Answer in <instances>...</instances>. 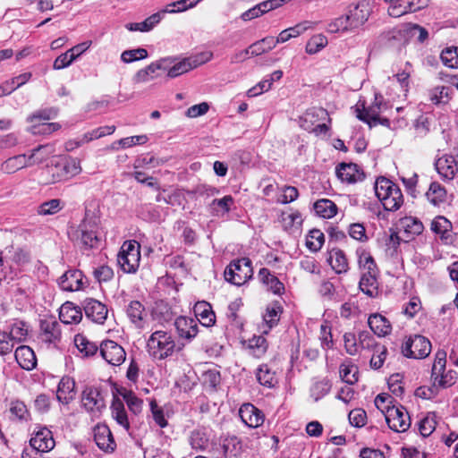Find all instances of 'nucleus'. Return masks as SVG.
Returning <instances> with one entry per match:
<instances>
[{"instance_id": "nucleus-31", "label": "nucleus", "mask_w": 458, "mask_h": 458, "mask_svg": "<svg viewBox=\"0 0 458 458\" xmlns=\"http://www.w3.org/2000/svg\"><path fill=\"white\" fill-rule=\"evenodd\" d=\"M327 262L336 274L346 273L349 269L347 258L340 249H333L329 251Z\"/></svg>"}, {"instance_id": "nucleus-21", "label": "nucleus", "mask_w": 458, "mask_h": 458, "mask_svg": "<svg viewBox=\"0 0 458 458\" xmlns=\"http://www.w3.org/2000/svg\"><path fill=\"white\" fill-rule=\"evenodd\" d=\"M94 440L99 449L110 453L116 446L110 428L106 424H98L94 429Z\"/></svg>"}, {"instance_id": "nucleus-25", "label": "nucleus", "mask_w": 458, "mask_h": 458, "mask_svg": "<svg viewBox=\"0 0 458 458\" xmlns=\"http://www.w3.org/2000/svg\"><path fill=\"white\" fill-rule=\"evenodd\" d=\"M59 318L66 325L78 324L82 319V312L79 306L66 301L59 309Z\"/></svg>"}, {"instance_id": "nucleus-60", "label": "nucleus", "mask_w": 458, "mask_h": 458, "mask_svg": "<svg viewBox=\"0 0 458 458\" xmlns=\"http://www.w3.org/2000/svg\"><path fill=\"white\" fill-rule=\"evenodd\" d=\"M330 121L328 113L326 109L321 107H314L308 110L304 114V121L310 123L314 125L318 121Z\"/></svg>"}, {"instance_id": "nucleus-16", "label": "nucleus", "mask_w": 458, "mask_h": 458, "mask_svg": "<svg viewBox=\"0 0 458 458\" xmlns=\"http://www.w3.org/2000/svg\"><path fill=\"white\" fill-rule=\"evenodd\" d=\"M125 313L130 322L139 329L145 327L148 311L140 301L132 300L125 307Z\"/></svg>"}, {"instance_id": "nucleus-43", "label": "nucleus", "mask_w": 458, "mask_h": 458, "mask_svg": "<svg viewBox=\"0 0 458 458\" xmlns=\"http://www.w3.org/2000/svg\"><path fill=\"white\" fill-rule=\"evenodd\" d=\"M353 30L346 13L332 20L327 26V31L329 33H345Z\"/></svg>"}, {"instance_id": "nucleus-27", "label": "nucleus", "mask_w": 458, "mask_h": 458, "mask_svg": "<svg viewBox=\"0 0 458 458\" xmlns=\"http://www.w3.org/2000/svg\"><path fill=\"white\" fill-rule=\"evenodd\" d=\"M194 314L198 321L204 327H211L216 322V315L211 305L207 301H199L194 306Z\"/></svg>"}, {"instance_id": "nucleus-64", "label": "nucleus", "mask_w": 458, "mask_h": 458, "mask_svg": "<svg viewBox=\"0 0 458 458\" xmlns=\"http://www.w3.org/2000/svg\"><path fill=\"white\" fill-rule=\"evenodd\" d=\"M93 276L99 284L106 283L114 277V271L110 267L102 265L94 269Z\"/></svg>"}, {"instance_id": "nucleus-30", "label": "nucleus", "mask_w": 458, "mask_h": 458, "mask_svg": "<svg viewBox=\"0 0 458 458\" xmlns=\"http://www.w3.org/2000/svg\"><path fill=\"white\" fill-rule=\"evenodd\" d=\"M4 259L6 260L7 265L12 266L14 264L18 267L24 266L28 264L30 260V252L22 248L13 247L5 250Z\"/></svg>"}, {"instance_id": "nucleus-33", "label": "nucleus", "mask_w": 458, "mask_h": 458, "mask_svg": "<svg viewBox=\"0 0 458 458\" xmlns=\"http://www.w3.org/2000/svg\"><path fill=\"white\" fill-rule=\"evenodd\" d=\"M378 273H363L359 283V287L362 293L369 297L374 298L378 294V283L377 276Z\"/></svg>"}, {"instance_id": "nucleus-59", "label": "nucleus", "mask_w": 458, "mask_h": 458, "mask_svg": "<svg viewBox=\"0 0 458 458\" xmlns=\"http://www.w3.org/2000/svg\"><path fill=\"white\" fill-rule=\"evenodd\" d=\"M327 45V38L322 35L318 34L313 36L306 45V52L310 55H314L322 50Z\"/></svg>"}, {"instance_id": "nucleus-6", "label": "nucleus", "mask_w": 458, "mask_h": 458, "mask_svg": "<svg viewBox=\"0 0 458 458\" xmlns=\"http://www.w3.org/2000/svg\"><path fill=\"white\" fill-rule=\"evenodd\" d=\"M252 276L253 269L249 258L233 260L225 271V280L239 286L244 284Z\"/></svg>"}, {"instance_id": "nucleus-42", "label": "nucleus", "mask_w": 458, "mask_h": 458, "mask_svg": "<svg viewBox=\"0 0 458 458\" xmlns=\"http://www.w3.org/2000/svg\"><path fill=\"white\" fill-rule=\"evenodd\" d=\"M256 377L260 385L269 388L274 387L277 383L276 372L267 364H261L258 368Z\"/></svg>"}, {"instance_id": "nucleus-56", "label": "nucleus", "mask_w": 458, "mask_h": 458, "mask_svg": "<svg viewBox=\"0 0 458 458\" xmlns=\"http://www.w3.org/2000/svg\"><path fill=\"white\" fill-rule=\"evenodd\" d=\"M440 58L450 68H458V47H449L442 50Z\"/></svg>"}, {"instance_id": "nucleus-63", "label": "nucleus", "mask_w": 458, "mask_h": 458, "mask_svg": "<svg viewBox=\"0 0 458 458\" xmlns=\"http://www.w3.org/2000/svg\"><path fill=\"white\" fill-rule=\"evenodd\" d=\"M250 347L257 357L262 356L267 350L268 344L263 335L254 336L250 341Z\"/></svg>"}, {"instance_id": "nucleus-53", "label": "nucleus", "mask_w": 458, "mask_h": 458, "mask_svg": "<svg viewBox=\"0 0 458 458\" xmlns=\"http://www.w3.org/2000/svg\"><path fill=\"white\" fill-rule=\"evenodd\" d=\"M121 394L128 408L134 415H138L142 411L143 401L137 397L132 391L124 390Z\"/></svg>"}, {"instance_id": "nucleus-62", "label": "nucleus", "mask_w": 458, "mask_h": 458, "mask_svg": "<svg viewBox=\"0 0 458 458\" xmlns=\"http://www.w3.org/2000/svg\"><path fill=\"white\" fill-rule=\"evenodd\" d=\"M153 318L157 320L159 323H164L172 319V311L170 308L163 303H157L152 311Z\"/></svg>"}, {"instance_id": "nucleus-32", "label": "nucleus", "mask_w": 458, "mask_h": 458, "mask_svg": "<svg viewBox=\"0 0 458 458\" xmlns=\"http://www.w3.org/2000/svg\"><path fill=\"white\" fill-rule=\"evenodd\" d=\"M111 412L113 419L126 432L130 430V420L125 411L123 403L118 399H114L111 405Z\"/></svg>"}, {"instance_id": "nucleus-61", "label": "nucleus", "mask_w": 458, "mask_h": 458, "mask_svg": "<svg viewBox=\"0 0 458 458\" xmlns=\"http://www.w3.org/2000/svg\"><path fill=\"white\" fill-rule=\"evenodd\" d=\"M7 334L15 344L25 340L28 335V329L23 322L19 321L15 322L11 327L10 332Z\"/></svg>"}, {"instance_id": "nucleus-17", "label": "nucleus", "mask_w": 458, "mask_h": 458, "mask_svg": "<svg viewBox=\"0 0 458 458\" xmlns=\"http://www.w3.org/2000/svg\"><path fill=\"white\" fill-rule=\"evenodd\" d=\"M83 309L88 318L98 324H104L107 318L108 310L101 301L88 298L83 301Z\"/></svg>"}, {"instance_id": "nucleus-4", "label": "nucleus", "mask_w": 458, "mask_h": 458, "mask_svg": "<svg viewBox=\"0 0 458 458\" xmlns=\"http://www.w3.org/2000/svg\"><path fill=\"white\" fill-rule=\"evenodd\" d=\"M140 261V246L136 241H126L117 254V263L124 273H135Z\"/></svg>"}, {"instance_id": "nucleus-36", "label": "nucleus", "mask_w": 458, "mask_h": 458, "mask_svg": "<svg viewBox=\"0 0 458 458\" xmlns=\"http://www.w3.org/2000/svg\"><path fill=\"white\" fill-rule=\"evenodd\" d=\"M26 166H30L27 155L21 154L6 159L4 162H3L0 170L4 174H11Z\"/></svg>"}, {"instance_id": "nucleus-22", "label": "nucleus", "mask_w": 458, "mask_h": 458, "mask_svg": "<svg viewBox=\"0 0 458 458\" xmlns=\"http://www.w3.org/2000/svg\"><path fill=\"white\" fill-rule=\"evenodd\" d=\"M242 420L250 428H258L264 422L263 412L251 403H244L239 411Z\"/></svg>"}, {"instance_id": "nucleus-55", "label": "nucleus", "mask_w": 458, "mask_h": 458, "mask_svg": "<svg viewBox=\"0 0 458 458\" xmlns=\"http://www.w3.org/2000/svg\"><path fill=\"white\" fill-rule=\"evenodd\" d=\"M430 101L438 105L440 103H447L450 99V89L445 86H437L432 89L429 93Z\"/></svg>"}, {"instance_id": "nucleus-15", "label": "nucleus", "mask_w": 458, "mask_h": 458, "mask_svg": "<svg viewBox=\"0 0 458 458\" xmlns=\"http://www.w3.org/2000/svg\"><path fill=\"white\" fill-rule=\"evenodd\" d=\"M372 13V6L367 0H362L356 4L350 5L346 13L353 30L363 26Z\"/></svg>"}, {"instance_id": "nucleus-35", "label": "nucleus", "mask_w": 458, "mask_h": 458, "mask_svg": "<svg viewBox=\"0 0 458 458\" xmlns=\"http://www.w3.org/2000/svg\"><path fill=\"white\" fill-rule=\"evenodd\" d=\"M40 330L42 332L43 340L53 343L60 336L59 324L54 318H46L40 321Z\"/></svg>"}, {"instance_id": "nucleus-3", "label": "nucleus", "mask_w": 458, "mask_h": 458, "mask_svg": "<svg viewBox=\"0 0 458 458\" xmlns=\"http://www.w3.org/2000/svg\"><path fill=\"white\" fill-rule=\"evenodd\" d=\"M97 228L96 218L86 216L78 228L70 233V235L72 241L85 248H96L99 242Z\"/></svg>"}, {"instance_id": "nucleus-48", "label": "nucleus", "mask_w": 458, "mask_h": 458, "mask_svg": "<svg viewBox=\"0 0 458 458\" xmlns=\"http://www.w3.org/2000/svg\"><path fill=\"white\" fill-rule=\"evenodd\" d=\"M74 343L79 352L85 357L93 356L99 351V347L95 343L88 340L85 336L81 335H77L75 336Z\"/></svg>"}, {"instance_id": "nucleus-24", "label": "nucleus", "mask_w": 458, "mask_h": 458, "mask_svg": "<svg viewBox=\"0 0 458 458\" xmlns=\"http://www.w3.org/2000/svg\"><path fill=\"white\" fill-rule=\"evenodd\" d=\"M436 169L444 180L451 181L457 171L456 158L452 156H443L435 163Z\"/></svg>"}, {"instance_id": "nucleus-51", "label": "nucleus", "mask_w": 458, "mask_h": 458, "mask_svg": "<svg viewBox=\"0 0 458 458\" xmlns=\"http://www.w3.org/2000/svg\"><path fill=\"white\" fill-rule=\"evenodd\" d=\"M275 38L266 37L250 45V55L257 56L276 47Z\"/></svg>"}, {"instance_id": "nucleus-52", "label": "nucleus", "mask_w": 458, "mask_h": 458, "mask_svg": "<svg viewBox=\"0 0 458 458\" xmlns=\"http://www.w3.org/2000/svg\"><path fill=\"white\" fill-rule=\"evenodd\" d=\"M324 242V233L318 229H312L307 236L306 246L310 250L317 252L322 248Z\"/></svg>"}, {"instance_id": "nucleus-54", "label": "nucleus", "mask_w": 458, "mask_h": 458, "mask_svg": "<svg viewBox=\"0 0 458 458\" xmlns=\"http://www.w3.org/2000/svg\"><path fill=\"white\" fill-rule=\"evenodd\" d=\"M282 313V307L277 303L267 306L266 313L263 315L265 324L268 329L277 325Z\"/></svg>"}, {"instance_id": "nucleus-14", "label": "nucleus", "mask_w": 458, "mask_h": 458, "mask_svg": "<svg viewBox=\"0 0 458 458\" xmlns=\"http://www.w3.org/2000/svg\"><path fill=\"white\" fill-rule=\"evenodd\" d=\"M102 358L113 366H119L126 359V352L122 345L112 340L103 341L99 346Z\"/></svg>"}, {"instance_id": "nucleus-1", "label": "nucleus", "mask_w": 458, "mask_h": 458, "mask_svg": "<svg viewBox=\"0 0 458 458\" xmlns=\"http://www.w3.org/2000/svg\"><path fill=\"white\" fill-rule=\"evenodd\" d=\"M182 350L171 332L154 331L147 340V352L154 360H163Z\"/></svg>"}, {"instance_id": "nucleus-9", "label": "nucleus", "mask_w": 458, "mask_h": 458, "mask_svg": "<svg viewBox=\"0 0 458 458\" xmlns=\"http://www.w3.org/2000/svg\"><path fill=\"white\" fill-rule=\"evenodd\" d=\"M446 364V352L438 350L436 352L434 363L431 371V380L433 381V387L440 386L446 388L454 383V379L451 372L445 373Z\"/></svg>"}, {"instance_id": "nucleus-28", "label": "nucleus", "mask_w": 458, "mask_h": 458, "mask_svg": "<svg viewBox=\"0 0 458 458\" xmlns=\"http://www.w3.org/2000/svg\"><path fill=\"white\" fill-rule=\"evenodd\" d=\"M399 226L403 229L408 241L420 235L424 230L422 222L414 216L403 217L399 221Z\"/></svg>"}, {"instance_id": "nucleus-26", "label": "nucleus", "mask_w": 458, "mask_h": 458, "mask_svg": "<svg viewBox=\"0 0 458 458\" xmlns=\"http://www.w3.org/2000/svg\"><path fill=\"white\" fill-rule=\"evenodd\" d=\"M14 357L20 367L23 369L31 370L37 365L35 352L27 345L19 346L15 350Z\"/></svg>"}, {"instance_id": "nucleus-12", "label": "nucleus", "mask_w": 458, "mask_h": 458, "mask_svg": "<svg viewBox=\"0 0 458 458\" xmlns=\"http://www.w3.org/2000/svg\"><path fill=\"white\" fill-rule=\"evenodd\" d=\"M386 108V104L383 103L382 97L375 96L374 103L369 107L364 104H357L355 107L356 116L359 120L369 124V127L377 125L380 113Z\"/></svg>"}, {"instance_id": "nucleus-44", "label": "nucleus", "mask_w": 458, "mask_h": 458, "mask_svg": "<svg viewBox=\"0 0 458 458\" xmlns=\"http://www.w3.org/2000/svg\"><path fill=\"white\" fill-rule=\"evenodd\" d=\"M427 199L434 206H438L445 201L446 191L437 182H433L426 192Z\"/></svg>"}, {"instance_id": "nucleus-20", "label": "nucleus", "mask_w": 458, "mask_h": 458, "mask_svg": "<svg viewBox=\"0 0 458 458\" xmlns=\"http://www.w3.org/2000/svg\"><path fill=\"white\" fill-rule=\"evenodd\" d=\"M30 443L35 450L41 453L49 452L55 445L52 432L46 427H39Z\"/></svg>"}, {"instance_id": "nucleus-58", "label": "nucleus", "mask_w": 458, "mask_h": 458, "mask_svg": "<svg viewBox=\"0 0 458 458\" xmlns=\"http://www.w3.org/2000/svg\"><path fill=\"white\" fill-rule=\"evenodd\" d=\"M148 57V51L145 48L124 50L121 54V60L125 64H131L135 61L143 60Z\"/></svg>"}, {"instance_id": "nucleus-11", "label": "nucleus", "mask_w": 458, "mask_h": 458, "mask_svg": "<svg viewBox=\"0 0 458 458\" xmlns=\"http://www.w3.org/2000/svg\"><path fill=\"white\" fill-rule=\"evenodd\" d=\"M81 403L92 418H98L106 408V402L101 392L92 386H88L83 390Z\"/></svg>"}, {"instance_id": "nucleus-7", "label": "nucleus", "mask_w": 458, "mask_h": 458, "mask_svg": "<svg viewBox=\"0 0 458 458\" xmlns=\"http://www.w3.org/2000/svg\"><path fill=\"white\" fill-rule=\"evenodd\" d=\"M431 352V344L428 338L420 335L409 336L402 345V353L407 358L424 359Z\"/></svg>"}, {"instance_id": "nucleus-23", "label": "nucleus", "mask_w": 458, "mask_h": 458, "mask_svg": "<svg viewBox=\"0 0 458 458\" xmlns=\"http://www.w3.org/2000/svg\"><path fill=\"white\" fill-rule=\"evenodd\" d=\"M174 327L180 338L192 340L198 335V323L192 318L179 317L174 321Z\"/></svg>"}, {"instance_id": "nucleus-10", "label": "nucleus", "mask_w": 458, "mask_h": 458, "mask_svg": "<svg viewBox=\"0 0 458 458\" xmlns=\"http://www.w3.org/2000/svg\"><path fill=\"white\" fill-rule=\"evenodd\" d=\"M81 171V163L77 159H70L65 162L57 163L55 165L47 167V174L51 179L46 183H55L57 182L67 180L80 174Z\"/></svg>"}, {"instance_id": "nucleus-41", "label": "nucleus", "mask_w": 458, "mask_h": 458, "mask_svg": "<svg viewBox=\"0 0 458 458\" xmlns=\"http://www.w3.org/2000/svg\"><path fill=\"white\" fill-rule=\"evenodd\" d=\"M313 208L316 214L323 218H332L337 213V206L327 199L317 200L313 205Z\"/></svg>"}, {"instance_id": "nucleus-18", "label": "nucleus", "mask_w": 458, "mask_h": 458, "mask_svg": "<svg viewBox=\"0 0 458 458\" xmlns=\"http://www.w3.org/2000/svg\"><path fill=\"white\" fill-rule=\"evenodd\" d=\"M335 174L339 180L349 184L361 182L365 174L363 171L353 163H341L335 168Z\"/></svg>"}, {"instance_id": "nucleus-49", "label": "nucleus", "mask_w": 458, "mask_h": 458, "mask_svg": "<svg viewBox=\"0 0 458 458\" xmlns=\"http://www.w3.org/2000/svg\"><path fill=\"white\" fill-rule=\"evenodd\" d=\"M53 153V149L48 145H40L34 148L30 155L27 156L30 165H38L47 160Z\"/></svg>"}, {"instance_id": "nucleus-39", "label": "nucleus", "mask_w": 458, "mask_h": 458, "mask_svg": "<svg viewBox=\"0 0 458 458\" xmlns=\"http://www.w3.org/2000/svg\"><path fill=\"white\" fill-rule=\"evenodd\" d=\"M233 202V198L231 195H226L222 199H215L208 206L209 212L216 216H224L230 211Z\"/></svg>"}, {"instance_id": "nucleus-37", "label": "nucleus", "mask_w": 458, "mask_h": 458, "mask_svg": "<svg viewBox=\"0 0 458 458\" xmlns=\"http://www.w3.org/2000/svg\"><path fill=\"white\" fill-rule=\"evenodd\" d=\"M241 451V441L236 437H231L223 440L219 454H222L223 458H237Z\"/></svg>"}, {"instance_id": "nucleus-19", "label": "nucleus", "mask_w": 458, "mask_h": 458, "mask_svg": "<svg viewBox=\"0 0 458 458\" xmlns=\"http://www.w3.org/2000/svg\"><path fill=\"white\" fill-rule=\"evenodd\" d=\"M59 287L65 292L80 291L83 287V274L78 269H70L64 273L57 281Z\"/></svg>"}, {"instance_id": "nucleus-2", "label": "nucleus", "mask_w": 458, "mask_h": 458, "mask_svg": "<svg viewBox=\"0 0 458 458\" xmlns=\"http://www.w3.org/2000/svg\"><path fill=\"white\" fill-rule=\"evenodd\" d=\"M375 192L386 210L396 211L403 204V196L400 188L385 177L376 181Z\"/></svg>"}, {"instance_id": "nucleus-57", "label": "nucleus", "mask_w": 458, "mask_h": 458, "mask_svg": "<svg viewBox=\"0 0 458 458\" xmlns=\"http://www.w3.org/2000/svg\"><path fill=\"white\" fill-rule=\"evenodd\" d=\"M10 413L11 415L19 420L27 421L30 420V412L27 409V406L23 402L19 400L13 401L10 404Z\"/></svg>"}, {"instance_id": "nucleus-46", "label": "nucleus", "mask_w": 458, "mask_h": 458, "mask_svg": "<svg viewBox=\"0 0 458 458\" xmlns=\"http://www.w3.org/2000/svg\"><path fill=\"white\" fill-rule=\"evenodd\" d=\"M189 443L192 449L204 451L208 446L209 437L205 430L195 429L190 435Z\"/></svg>"}, {"instance_id": "nucleus-47", "label": "nucleus", "mask_w": 458, "mask_h": 458, "mask_svg": "<svg viewBox=\"0 0 458 458\" xmlns=\"http://www.w3.org/2000/svg\"><path fill=\"white\" fill-rule=\"evenodd\" d=\"M201 383L206 389L215 391L221 383L220 371L216 369H209L202 372Z\"/></svg>"}, {"instance_id": "nucleus-5", "label": "nucleus", "mask_w": 458, "mask_h": 458, "mask_svg": "<svg viewBox=\"0 0 458 458\" xmlns=\"http://www.w3.org/2000/svg\"><path fill=\"white\" fill-rule=\"evenodd\" d=\"M56 115V111L53 109L39 110L33 113L27 118L31 123L29 131L32 134L49 135L58 131L61 125L58 123H45Z\"/></svg>"}, {"instance_id": "nucleus-13", "label": "nucleus", "mask_w": 458, "mask_h": 458, "mask_svg": "<svg viewBox=\"0 0 458 458\" xmlns=\"http://www.w3.org/2000/svg\"><path fill=\"white\" fill-rule=\"evenodd\" d=\"M385 419L388 427L396 432H404L411 426V419L403 406H394L386 409Z\"/></svg>"}, {"instance_id": "nucleus-38", "label": "nucleus", "mask_w": 458, "mask_h": 458, "mask_svg": "<svg viewBox=\"0 0 458 458\" xmlns=\"http://www.w3.org/2000/svg\"><path fill=\"white\" fill-rule=\"evenodd\" d=\"M356 254L358 257V264L359 267L363 273H378L376 262L370 253L365 250L364 248H358L356 250Z\"/></svg>"}, {"instance_id": "nucleus-50", "label": "nucleus", "mask_w": 458, "mask_h": 458, "mask_svg": "<svg viewBox=\"0 0 458 458\" xmlns=\"http://www.w3.org/2000/svg\"><path fill=\"white\" fill-rule=\"evenodd\" d=\"M339 373L342 380L350 386L358 381V367L351 362L343 363L340 366Z\"/></svg>"}, {"instance_id": "nucleus-29", "label": "nucleus", "mask_w": 458, "mask_h": 458, "mask_svg": "<svg viewBox=\"0 0 458 458\" xmlns=\"http://www.w3.org/2000/svg\"><path fill=\"white\" fill-rule=\"evenodd\" d=\"M75 381L70 377H63L58 384L56 397L63 403H69L74 397Z\"/></svg>"}, {"instance_id": "nucleus-40", "label": "nucleus", "mask_w": 458, "mask_h": 458, "mask_svg": "<svg viewBox=\"0 0 458 458\" xmlns=\"http://www.w3.org/2000/svg\"><path fill=\"white\" fill-rule=\"evenodd\" d=\"M280 223L287 232L298 230L302 224L301 214L299 211L282 212Z\"/></svg>"}, {"instance_id": "nucleus-8", "label": "nucleus", "mask_w": 458, "mask_h": 458, "mask_svg": "<svg viewBox=\"0 0 458 458\" xmlns=\"http://www.w3.org/2000/svg\"><path fill=\"white\" fill-rule=\"evenodd\" d=\"M212 56L213 55L211 52L202 53L198 56L184 58L173 65L172 64L174 60L169 58L170 62L166 63L167 68L165 71L167 72V76L169 78H175L207 63L212 58Z\"/></svg>"}, {"instance_id": "nucleus-45", "label": "nucleus", "mask_w": 458, "mask_h": 458, "mask_svg": "<svg viewBox=\"0 0 458 458\" xmlns=\"http://www.w3.org/2000/svg\"><path fill=\"white\" fill-rule=\"evenodd\" d=\"M64 207V203L59 199L47 200L37 207L36 213L38 216H52L57 214Z\"/></svg>"}, {"instance_id": "nucleus-34", "label": "nucleus", "mask_w": 458, "mask_h": 458, "mask_svg": "<svg viewBox=\"0 0 458 458\" xmlns=\"http://www.w3.org/2000/svg\"><path fill=\"white\" fill-rule=\"evenodd\" d=\"M368 324L373 333L378 336H385L391 332L390 322L380 314H372L369 317Z\"/></svg>"}]
</instances>
